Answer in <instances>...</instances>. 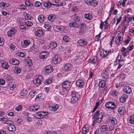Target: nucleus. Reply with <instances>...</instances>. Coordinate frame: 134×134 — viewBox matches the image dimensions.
Instances as JSON below:
<instances>
[{"mask_svg": "<svg viewBox=\"0 0 134 134\" xmlns=\"http://www.w3.org/2000/svg\"><path fill=\"white\" fill-rule=\"evenodd\" d=\"M109 121L113 125H116L117 123V120L114 118H112L109 119Z\"/></svg>", "mask_w": 134, "mask_h": 134, "instance_id": "obj_17", "label": "nucleus"}, {"mask_svg": "<svg viewBox=\"0 0 134 134\" xmlns=\"http://www.w3.org/2000/svg\"><path fill=\"white\" fill-rule=\"evenodd\" d=\"M9 62L10 63L13 65H18L19 63V61L15 59H10L9 60Z\"/></svg>", "mask_w": 134, "mask_h": 134, "instance_id": "obj_22", "label": "nucleus"}, {"mask_svg": "<svg viewBox=\"0 0 134 134\" xmlns=\"http://www.w3.org/2000/svg\"><path fill=\"white\" fill-rule=\"evenodd\" d=\"M74 21L77 23L80 21V18L79 17L75 15V16L74 17Z\"/></svg>", "mask_w": 134, "mask_h": 134, "instance_id": "obj_45", "label": "nucleus"}, {"mask_svg": "<svg viewBox=\"0 0 134 134\" xmlns=\"http://www.w3.org/2000/svg\"><path fill=\"white\" fill-rule=\"evenodd\" d=\"M71 82L68 81H65L62 83V85L63 88L66 90H69L71 85Z\"/></svg>", "mask_w": 134, "mask_h": 134, "instance_id": "obj_4", "label": "nucleus"}, {"mask_svg": "<svg viewBox=\"0 0 134 134\" xmlns=\"http://www.w3.org/2000/svg\"><path fill=\"white\" fill-rule=\"evenodd\" d=\"M95 57H92L89 60L90 63H92L95 64L96 62V59H95Z\"/></svg>", "mask_w": 134, "mask_h": 134, "instance_id": "obj_47", "label": "nucleus"}, {"mask_svg": "<svg viewBox=\"0 0 134 134\" xmlns=\"http://www.w3.org/2000/svg\"><path fill=\"white\" fill-rule=\"evenodd\" d=\"M88 42L85 40H80L78 41V45L80 46H83L86 45Z\"/></svg>", "mask_w": 134, "mask_h": 134, "instance_id": "obj_12", "label": "nucleus"}, {"mask_svg": "<svg viewBox=\"0 0 134 134\" xmlns=\"http://www.w3.org/2000/svg\"><path fill=\"white\" fill-rule=\"evenodd\" d=\"M43 115L41 114V111L36 113L34 114V116L35 118L37 119H40L43 118V117H42Z\"/></svg>", "mask_w": 134, "mask_h": 134, "instance_id": "obj_19", "label": "nucleus"}, {"mask_svg": "<svg viewBox=\"0 0 134 134\" xmlns=\"http://www.w3.org/2000/svg\"><path fill=\"white\" fill-rule=\"evenodd\" d=\"M69 26L71 27L78 28V24L77 23L75 22H71L69 23Z\"/></svg>", "mask_w": 134, "mask_h": 134, "instance_id": "obj_29", "label": "nucleus"}, {"mask_svg": "<svg viewBox=\"0 0 134 134\" xmlns=\"http://www.w3.org/2000/svg\"><path fill=\"white\" fill-rule=\"evenodd\" d=\"M30 41L27 40H24L23 42H21V45L23 46L24 48L26 47L30 44Z\"/></svg>", "mask_w": 134, "mask_h": 134, "instance_id": "obj_33", "label": "nucleus"}, {"mask_svg": "<svg viewBox=\"0 0 134 134\" xmlns=\"http://www.w3.org/2000/svg\"><path fill=\"white\" fill-rule=\"evenodd\" d=\"M17 55L18 56H20L21 57H24V53L21 52H19L17 53Z\"/></svg>", "mask_w": 134, "mask_h": 134, "instance_id": "obj_62", "label": "nucleus"}, {"mask_svg": "<svg viewBox=\"0 0 134 134\" xmlns=\"http://www.w3.org/2000/svg\"><path fill=\"white\" fill-rule=\"evenodd\" d=\"M47 52H43L41 53L39 56V57L41 59H44L47 56Z\"/></svg>", "mask_w": 134, "mask_h": 134, "instance_id": "obj_23", "label": "nucleus"}, {"mask_svg": "<svg viewBox=\"0 0 134 134\" xmlns=\"http://www.w3.org/2000/svg\"><path fill=\"white\" fill-rule=\"evenodd\" d=\"M56 28L61 31H63L64 30V28L63 26L60 27L59 26H56Z\"/></svg>", "mask_w": 134, "mask_h": 134, "instance_id": "obj_53", "label": "nucleus"}, {"mask_svg": "<svg viewBox=\"0 0 134 134\" xmlns=\"http://www.w3.org/2000/svg\"><path fill=\"white\" fill-rule=\"evenodd\" d=\"M86 27V24L84 23H81L78 25V27H79L82 30L85 29Z\"/></svg>", "mask_w": 134, "mask_h": 134, "instance_id": "obj_30", "label": "nucleus"}, {"mask_svg": "<svg viewBox=\"0 0 134 134\" xmlns=\"http://www.w3.org/2000/svg\"><path fill=\"white\" fill-rule=\"evenodd\" d=\"M34 4L35 6L36 7H39L41 5V3L39 2L36 1L35 2Z\"/></svg>", "mask_w": 134, "mask_h": 134, "instance_id": "obj_63", "label": "nucleus"}, {"mask_svg": "<svg viewBox=\"0 0 134 134\" xmlns=\"http://www.w3.org/2000/svg\"><path fill=\"white\" fill-rule=\"evenodd\" d=\"M127 95L126 94H123L120 98V101L122 103L125 102L127 98Z\"/></svg>", "mask_w": 134, "mask_h": 134, "instance_id": "obj_14", "label": "nucleus"}, {"mask_svg": "<svg viewBox=\"0 0 134 134\" xmlns=\"http://www.w3.org/2000/svg\"><path fill=\"white\" fill-rule=\"evenodd\" d=\"M101 76L102 79H107L109 78L108 71L107 70H104L102 72L101 74Z\"/></svg>", "mask_w": 134, "mask_h": 134, "instance_id": "obj_8", "label": "nucleus"}, {"mask_svg": "<svg viewBox=\"0 0 134 134\" xmlns=\"http://www.w3.org/2000/svg\"><path fill=\"white\" fill-rule=\"evenodd\" d=\"M52 82V80L50 79L46 80L44 81V83L46 84H48L49 83H51Z\"/></svg>", "mask_w": 134, "mask_h": 134, "instance_id": "obj_58", "label": "nucleus"}, {"mask_svg": "<svg viewBox=\"0 0 134 134\" xmlns=\"http://www.w3.org/2000/svg\"><path fill=\"white\" fill-rule=\"evenodd\" d=\"M22 70L19 67H15L14 69V72L17 74L20 73Z\"/></svg>", "mask_w": 134, "mask_h": 134, "instance_id": "obj_35", "label": "nucleus"}, {"mask_svg": "<svg viewBox=\"0 0 134 134\" xmlns=\"http://www.w3.org/2000/svg\"><path fill=\"white\" fill-rule=\"evenodd\" d=\"M124 34L120 33L118 34L115 39V42L117 44H119L121 43Z\"/></svg>", "mask_w": 134, "mask_h": 134, "instance_id": "obj_5", "label": "nucleus"}, {"mask_svg": "<svg viewBox=\"0 0 134 134\" xmlns=\"http://www.w3.org/2000/svg\"><path fill=\"white\" fill-rule=\"evenodd\" d=\"M63 39L65 42H67L69 41L70 38L67 36H65L63 37Z\"/></svg>", "mask_w": 134, "mask_h": 134, "instance_id": "obj_43", "label": "nucleus"}, {"mask_svg": "<svg viewBox=\"0 0 134 134\" xmlns=\"http://www.w3.org/2000/svg\"><path fill=\"white\" fill-rule=\"evenodd\" d=\"M32 18L31 16L27 13H26V15L25 16V18L26 20L31 19V18Z\"/></svg>", "mask_w": 134, "mask_h": 134, "instance_id": "obj_61", "label": "nucleus"}, {"mask_svg": "<svg viewBox=\"0 0 134 134\" xmlns=\"http://www.w3.org/2000/svg\"><path fill=\"white\" fill-rule=\"evenodd\" d=\"M53 60L54 64H57L60 62L61 60L59 56L56 55L54 57Z\"/></svg>", "mask_w": 134, "mask_h": 134, "instance_id": "obj_11", "label": "nucleus"}, {"mask_svg": "<svg viewBox=\"0 0 134 134\" xmlns=\"http://www.w3.org/2000/svg\"><path fill=\"white\" fill-rule=\"evenodd\" d=\"M108 129L107 126L106 125H102L101 128V130L102 132H104L107 131Z\"/></svg>", "mask_w": 134, "mask_h": 134, "instance_id": "obj_38", "label": "nucleus"}, {"mask_svg": "<svg viewBox=\"0 0 134 134\" xmlns=\"http://www.w3.org/2000/svg\"><path fill=\"white\" fill-rule=\"evenodd\" d=\"M119 79L120 80H122L124 79L125 78V75L124 74H121L119 75Z\"/></svg>", "mask_w": 134, "mask_h": 134, "instance_id": "obj_55", "label": "nucleus"}, {"mask_svg": "<svg viewBox=\"0 0 134 134\" xmlns=\"http://www.w3.org/2000/svg\"><path fill=\"white\" fill-rule=\"evenodd\" d=\"M44 27L46 29L48 30L51 29L52 28L50 25L48 24H44Z\"/></svg>", "mask_w": 134, "mask_h": 134, "instance_id": "obj_48", "label": "nucleus"}, {"mask_svg": "<svg viewBox=\"0 0 134 134\" xmlns=\"http://www.w3.org/2000/svg\"><path fill=\"white\" fill-rule=\"evenodd\" d=\"M26 63L29 65H32V63L31 59H27L26 60Z\"/></svg>", "mask_w": 134, "mask_h": 134, "instance_id": "obj_49", "label": "nucleus"}, {"mask_svg": "<svg viewBox=\"0 0 134 134\" xmlns=\"http://www.w3.org/2000/svg\"><path fill=\"white\" fill-rule=\"evenodd\" d=\"M16 86V85H15V84H14L13 83L12 84V83H11V85H10V89L11 90H13L14 89Z\"/></svg>", "mask_w": 134, "mask_h": 134, "instance_id": "obj_64", "label": "nucleus"}, {"mask_svg": "<svg viewBox=\"0 0 134 134\" xmlns=\"http://www.w3.org/2000/svg\"><path fill=\"white\" fill-rule=\"evenodd\" d=\"M118 111L120 115H123L125 112V107H121L119 108Z\"/></svg>", "mask_w": 134, "mask_h": 134, "instance_id": "obj_20", "label": "nucleus"}, {"mask_svg": "<svg viewBox=\"0 0 134 134\" xmlns=\"http://www.w3.org/2000/svg\"><path fill=\"white\" fill-rule=\"evenodd\" d=\"M41 114L43 115L42 117H43V118H45L46 117V116L48 114V113L47 111H41Z\"/></svg>", "mask_w": 134, "mask_h": 134, "instance_id": "obj_51", "label": "nucleus"}, {"mask_svg": "<svg viewBox=\"0 0 134 134\" xmlns=\"http://www.w3.org/2000/svg\"><path fill=\"white\" fill-rule=\"evenodd\" d=\"M54 14H50L48 17V19L51 21H53L55 19Z\"/></svg>", "mask_w": 134, "mask_h": 134, "instance_id": "obj_36", "label": "nucleus"}, {"mask_svg": "<svg viewBox=\"0 0 134 134\" xmlns=\"http://www.w3.org/2000/svg\"><path fill=\"white\" fill-rule=\"evenodd\" d=\"M10 5L9 4L7 3L2 2L0 3V7H2L4 8H7V7L9 6Z\"/></svg>", "mask_w": 134, "mask_h": 134, "instance_id": "obj_25", "label": "nucleus"}, {"mask_svg": "<svg viewBox=\"0 0 134 134\" xmlns=\"http://www.w3.org/2000/svg\"><path fill=\"white\" fill-rule=\"evenodd\" d=\"M120 59H119L118 60V61H120V63L119 64L117 68V69H119L122 66H123L124 64L123 63V60H120Z\"/></svg>", "mask_w": 134, "mask_h": 134, "instance_id": "obj_39", "label": "nucleus"}, {"mask_svg": "<svg viewBox=\"0 0 134 134\" xmlns=\"http://www.w3.org/2000/svg\"><path fill=\"white\" fill-rule=\"evenodd\" d=\"M46 19V17L43 15H41L39 16L38 18V20L40 23H42L44 22Z\"/></svg>", "mask_w": 134, "mask_h": 134, "instance_id": "obj_21", "label": "nucleus"}, {"mask_svg": "<svg viewBox=\"0 0 134 134\" xmlns=\"http://www.w3.org/2000/svg\"><path fill=\"white\" fill-rule=\"evenodd\" d=\"M16 32V30L14 28H12L7 32V35L9 37H12L15 35Z\"/></svg>", "mask_w": 134, "mask_h": 134, "instance_id": "obj_7", "label": "nucleus"}, {"mask_svg": "<svg viewBox=\"0 0 134 134\" xmlns=\"http://www.w3.org/2000/svg\"><path fill=\"white\" fill-rule=\"evenodd\" d=\"M74 60L76 63H79L81 62V59L78 57L76 56L74 58Z\"/></svg>", "mask_w": 134, "mask_h": 134, "instance_id": "obj_40", "label": "nucleus"}, {"mask_svg": "<svg viewBox=\"0 0 134 134\" xmlns=\"http://www.w3.org/2000/svg\"><path fill=\"white\" fill-rule=\"evenodd\" d=\"M52 3H50L49 1L44 2L43 3L44 6L46 8H49L51 7V4Z\"/></svg>", "mask_w": 134, "mask_h": 134, "instance_id": "obj_34", "label": "nucleus"}, {"mask_svg": "<svg viewBox=\"0 0 134 134\" xmlns=\"http://www.w3.org/2000/svg\"><path fill=\"white\" fill-rule=\"evenodd\" d=\"M22 106L21 105H19L15 108V109L17 111H20L22 110Z\"/></svg>", "mask_w": 134, "mask_h": 134, "instance_id": "obj_59", "label": "nucleus"}, {"mask_svg": "<svg viewBox=\"0 0 134 134\" xmlns=\"http://www.w3.org/2000/svg\"><path fill=\"white\" fill-rule=\"evenodd\" d=\"M123 91L127 94L130 93L132 91L131 87L128 86H124L122 89Z\"/></svg>", "mask_w": 134, "mask_h": 134, "instance_id": "obj_10", "label": "nucleus"}, {"mask_svg": "<svg viewBox=\"0 0 134 134\" xmlns=\"http://www.w3.org/2000/svg\"><path fill=\"white\" fill-rule=\"evenodd\" d=\"M27 90L25 89H23L21 91L20 93L21 95L22 96H24L27 93Z\"/></svg>", "mask_w": 134, "mask_h": 134, "instance_id": "obj_44", "label": "nucleus"}, {"mask_svg": "<svg viewBox=\"0 0 134 134\" xmlns=\"http://www.w3.org/2000/svg\"><path fill=\"white\" fill-rule=\"evenodd\" d=\"M65 1H63L59 3L58 4H57L56 5L58 7L62 5L64 6L65 5Z\"/></svg>", "mask_w": 134, "mask_h": 134, "instance_id": "obj_60", "label": "nucleus"}, {"mask_svg": "<svg viewBox=\"0 0 134 134\" xmlns=\"http://www.w3.org/2000/svg\"><path fill=\"white\" fill-rule=\"evenodd\" d=\"M92 0H85V2L87 4L89 5H91Z\"/></svg>", "mask_w": 134, "mask_h": 134, "instance_id": "obj_54", "label": "nucleus"}, {"mask_svg": "<svg viewBox=\"0 0 134 134\" xmlns=\"http://www.w3.org/2000/svg\"><path fill=\"white\" fill-rule=\"evenodd\" d=\"M64 68L66 71H68L71 69L70 65L68 64H66L64 66Z\"/></svg>", "mask_w": 134, "mask_h": 134, "instance_id": "obj_41", "label": "nucleus"}, {"mask_svg": "<svg viewBox=\"0 0 134 134\" xmlns=\"http://www.w3.org/2000/svg\"><path fill=\"white\" fill-rule=\"evenodd\" d=\"M42 80V76H41L36 77L35 79L33 81V82L35 84H36V85H38L40 84L41 83V82Z\"/></svg>", "mask_w": 134, "mask_h": 134, "instance_id": "obj_6", "label": "nucleus"}, {"mask_svg": "<svg viewBox=\"0 0 134 134\" xmlns=\"http://www.w3.org/2000/svg\"><path fill=\"white\" fill-rule=\"evenodd\" d=\"M35 94H36L35 91H32L30 92L29 96V97L32 98L35 96Z\"/></svg>", "mask_w": 134, "mask_h": 134, "instance_id": "obj_42", "label": "nucleus"}, {"mask_svg": "<svg viewBox=\"0 0 134 134\" xmlns=\"http://www.w3.org/2000/svg\"><path fill=\"white\" fill-rule=\"evenodd\" d=\"M59 105L58 104L53 105L49 107L50 110L53 111H56L59 108Z\"/></svg>", "mask_w": 134, "mask_h": 134, "instance_id": "obj_16", "label": "nucleus"}, {"mask_svg": "<svg viewBox=\"0 0 134 134\" xmlns=\"http://www.w3.org/2000/svg\"><path fill=\"white\" fill-rule=\"evenodd\" d=\"M2 67L5 69H8L9 66L8 65V63L5 61H1Z\"/></svg>", "mask_w": 134, "mask_h": 134, "instance_id": "obj_15", "label": "nucleus"}, {"mask_svg": "<svg viewBox=\"0 0 134 134\" xmlns=\"http://www.w3.org/2000/svg\"><path fill=\"white\" fill-rule=\"evenodd\" d=\"M84 16L85 18L89 20H91L92 18V15L90 13L85 14L84 15Z\"/></svg>", "mask_w": 134, "mask_h": 134, "instance_id": "obj_27", "label": "nucleus"}, {"mask_svg": "<svg viewBox=\"0 0 134 134\" xmlns=\"http://www.w3.org/2000/svg\"><path fill=\"white\" fill-rule=\"evenodd\" d=\"M132 19L129 18L126 16H124L123 17V22L126 23V21H127L126 23H128Z\"/></svg>", "mask_w": 134, "mask_h": 134, "instance_id": "obj_32", "label": "nucleus"}, {"mask_svg": "<svg viewBox=\"0 0 134 134\" xmlns=\"http://www.w3.org/2000/svg\"><path fill=\"white\" fill-rule=\"evenodd\" d=\"M130 122L131 124H134V115H131L130 118Z\"/></svg>", "mask_w": 134, "mask_h": 134, "instance_id": "obj_46", "label": "nucleus"}, {"mask_svg": "<svg viewBox=\"0 0 134 134\" xmlns=\"http://www.w3.org/2000/svg\"><path fill=\"white\" fill-rule=\"evenodd\" d=\"M71 96L70 102L73 104L77 103L78 100L80 99V96L78 93L75 91H72Z\"/></svg>", "mask_w": 134, "mask_h": 134, "instance_id": "obj_2", "label": "nucleus"}, {"mask_svg": "<svg viewBox=\"0 0 134 134\" xmlns=\"http://www.w3.org/2000/svg\"><path fill=\"white\" fill-rule=\"evenodd\" d=\"M131 40V38L129 37V36L128 35L127 36V39H126L124 41L125 43L126 44H128L129 42Z\"/></svg>", "mask_w": 134, "mask_h": 134, "instance_id": "obj_57", "label": "nucleus"}, {"mask_svg": "<svg viewBox=\"0 0 134 134\" xmlns=\"http://www.w3.org/2000/svg\"><path fill=\"white\" fill-rule=\"evenodd\" d=\"M109 52H107L106 51H103L100 53V56L102 57H105L108 54Z\"/></svg>", "mask_w": 134, "mask_h": 134, "instance_id": "obj_28", "label": "nucleus"}, {"mask_svg": "<svg viewBox=\"0 0 134 134\" xmlns=\"http://www.w3.org/2000/svg\"><path fill=\"white\" fill-rule=\"evenodd\" d=\"M76 85L79 87H82L84 85V83L83 80L80 79L77 80L76 82Z\"/></svg>", "mask_w": 134, "mask_h": 134, "instance_id": "obj_13", "label": "nucleus"}, {"mask_svg": "<svg viewBox=\"0 0 134 134\" xmlns=\"http://www.w3.org/2000/svg\"><path fill=\"white\" fill-rule=\"evenodd\" d=\"M105 80H102L100 81L99 83V87L100 88L104 87L105 85Z\"/></svg>", "mask_w": 134, "mask_h": 134, "instance_id": "obj_26", "label": "nucleus"}, {"mask_svg": "<svg viewBox=\"0 0 134 134\" xmlns=\"http://www.w3.org/2000/svg\"><path fill=\"white\" fill-rule=\"evenodd\" d=\"M5 78L8 81H11L12 79V77L11 76L8 75L5 76Z\"/></svg>", "mask_w": 134, "mask_h": 134, "instance_id": "obj_50", "label": "nucleus"}, {"mask_svg": "<svg viewBox=\"0 0 134 134\" xmlns=\"http://www.w3.org/2000/svg\"><path fill=\"white\" fill-rule=\"evenodd\" d=\"M43 31L42 30L38 29L36 31V36L41 37L43 35Z\"/></svg>", "mask_w": 134, "mask_h": 134, "instance_id": "obj_24", "label": "nucleus"}, {"mask_svg": "<svg viewBox=\"0 0 134 134\" xmlns=\"http://www.w3.org/2000/svg\"><path fill=\"white\" fill-rule=\"evenodd\" d=\"M88 128L84 126L82 129V132L83 134H86L88 131Z\"/></svg>", "mask_w": 134, "mask_h": 134, "instance_id": "obj_37", "label": "nucleus"}, {"mask_svg": "<svg viewBox=\"0 0 134 134\" xmlns=\"http://www.w3.org/2000/svg\"><path fill=\"white\" fill-rule=\"evenodd\" d=\"M6 128L8 130L11 131H15L16 129L15 126L13 125H12L7 126Z\"/></svg>", "mask_w": 134, "mask_h": 134, "instance_id": "obj_18", "label": "nucleus"}, {"mask_svg": "<svg viewBox=\"0 0 134 134\" xmlns=\"http://www.w3.org/2000/svg\"><path fill=\"white\" fill-rule=\"evenodd\" d=\"M57 44L55 42H51L50 43V47L53 49L55 48L57 46Z\"/></svg>", "mask_w": 134, "mask_h": 134, "instance_id": "obj_31", "label": "nucleus"}, {"mask_svg": "<svg viewBox=\"0 0 134 134\" xmlns=\"http://www.w3.org/2000/svg\"><path fill=\"white\" fill-rule=\"evenodd\" d=\"M105 106L108 109L112 110L115 109L117 107L116 105L112 101L107 102L105 104Z\"/></svg>", "mask_w": 134, "mask_h": 134, "instance_id": "obj_3", "label": "nucleus"}, {"mask_svg": "<svg viewBox=\"0 0 134 134\" xmlns=\"http://www.w3.org/2000/svg\"><path fill=\"white\" fill-rule=\"evenodd\" d=\"M5 123L7 124H11L14 123V122L13 121L10 120H9L7 118H6L5 120Z\"/></svg>", "mask_w": 134, "mask_h": 134, "instance_id": "obj_52", "label": "nucleus"}, {"mask_svg": "<svg viewBox=\"0 0 134 134\" xmlns=\"http://www.w3.org/2000/svg\"><path fill=\"white\" fill-rule=\"evenodd\" d=\"M104 114L103 112L98 110H97L93 115V119H95L96 118L95 120L93 121V123L100 122L102 120Z\"/></svg>", "mask_w": 134, "mask_h": 134, "instance_id": "obj_1", "label": "nucleus"}, {"mask_svg": "<svg viewBox=\"0 0 134 134\" xmlns=\"http://www.w3.org/2000/svg\"><path fill=\"white\" fill-rule=\"evenodd\" d=\"M25 25L27 26H31L33 25V23L31 22L27 21L25 22Z\"/></svg>", "mask_w": 134, "mask_h": 134, "instance_id": "obj_56", "label": "nucleus"}, {"mask_svg": "<svg viewBox=\"0 0 134 134\" xmlns=\"http://www.w3.org/2000/svg\"><path fill=\"white\" fill-rule=\"evenodd\" d=\"M44 70L47 73H49L53 71V69L52 66L49 65L46 66Z\"/></svg>", "mask_w": 134, "mask_h": 134, "instance_id": "obj_9", "label": "nucleus"}]
</instances>
